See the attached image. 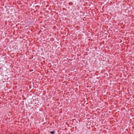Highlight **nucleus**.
<instances>
[{
    "label": "nucleus",
    "instance_id": "nucleus-1",
    "mask_svg": "<svg viewBox=\"0 0 134 134\" xmlns=\"http://www.w3.org/2000/svg\"><path fill=\"white\" fill-rule=\"evenodd\" d=\"M54 131H52L50 132V133H51V134H54Z\"/></svg>",
    "mask_w": 134,
    "mask_h": 134
}]
</instances>
